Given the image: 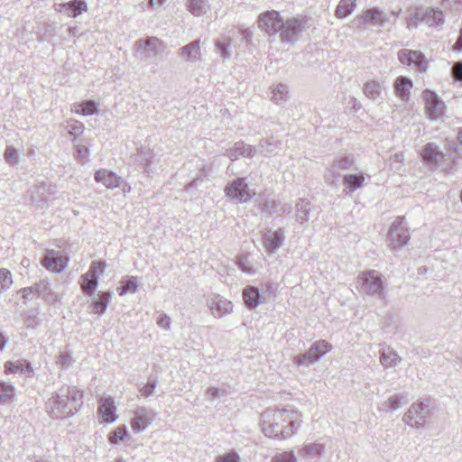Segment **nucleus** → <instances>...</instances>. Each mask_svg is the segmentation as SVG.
Listing matches in <instances>:
<instances>
[{
	"label": "nucleus",
	"mask_w": 462,
	"mask_h": 462,
	"mask_svg": "<svg viewBox=\"0 0 462 462\" xmlns=\"http://www.w3.org/2000/svg\"><path fill=\"white\" fill-rule=\"evenodd\" d=\"M301 423L300 414L293 410L268 409L261 415L262 430L269 438H291L297 433Z\"/></svg>",
	"instance_id": "nucleus-1"
},
{
	"label": "nucleus",
	"mask_w": 462,
	"mask_h": 462,
	"mask_svg": "<svg viewBox=\"0 0 462 462\" xmlns=\"http://www.w3.org/2000/svg\"><path fill=\"white\" fill-rule=\"evenodd\" d=\"M83 393L75 386L64 385L46 402L48 414L53 419H65L78 412L83 403Z\"/></svg>",
	"instance_id": "nucleus-2"
},
{
	"label": "nucleus",
	"mask_w": 462,
	"mask_h": 462,
	"mask_svg": "<svg viewBox=\"0 0 462 462\" xmlns=\"http://www.w3.org/2000/svg\"><path fill=\"white\" fill-rule=\"evenodd\" d=\"M360 287L367 295L375 296L383 300L386 295L385 282L383 275L376 270L362 272L359 276Z\"/></svg>",
	"instance_id": "nucleus-3"
},
{
	"label": "nucleus",
	"mask_w": 462,
	"mask_h": 462,
	"mask_svg": "<svg viewBox=\"0 0 462 462\" xmlns=\"http://www.w3.org/2000/svg\"><path fill=\"white\" fill-rule=\"evenodd\" d=\"M431 414L429 402H416L404 413L402 420L411 428L420 429L426 425Z\"/></svg>",
	"instance_id": "nucleus-4"
},
{
	"label": "nucleus",
	"mask_w": 462,
	"mask_h": 462,
	"mask_svg": "<svg viewBox=\"0 0 462 462\" xmlns=\"http://www.w3.org/2000/svg\"><path fill=\"white\" fill-rule=\"evenodd\" d=\"M410 238V230L404 217H396L388 232L389 247L393 250L402 249L409 243Z\"/></svg>",
	"instance_id": "nucleus-5"
},
{
	"label": "nucleus",
	"mask_w": 462,
	"mask_h": 462,
	"mask_svg": "<svg viewBox=\"0 0 462 462\" xmlns=\"http://www.w3.org/2000/svg\"><path fill=\"white\" fill-rule=\"evenodd\" d=\"M331 349L330 343L326 340H319L313 343L306 353L293 356L292 362L297 366L310 365L318 362Z\"/></svg>",
	"instance_id": "nucleus-6"
},
{
	"label": "nucleus",
	"mask_w": 462,
	"mask_h": 462,
	"mask_svg": "<svg viewBox=\"0 0 462 462\" xmlns=\"http://www.w3.org/2000/svg\"><path fill=\"white\" fill-rule=\"evenodd\" d=\"M134 48L136 55L141 60H145L151 57L162 55L165 50V45L159 38L150 36L137 40L134 42Z\"/></svg>",
	"instance_id": "nucleus-7"
},
{
	"label": "nucleus",
	"mask_w": 462,
	"mask_h": 462,
	"mask_svg": "<svg viewBox=\"0 0 462 462\" xmlns=\"http://www.w3.org/2000/svg\"><path fill=\"white\" fill-rule=\"evenodd\" d=\"M259 29L269 36H275L283 26V19L275 10L265 11L257 19Z\"/></svg>",
	"instance_id": "nucleus-8"
},
{
	"label": "nucleus",
	"mask_w": 462,
	"mask_h": 462,
	"mask_svg": "<svg viewBox=\"0 0 462 462\" xmlns=\"http://www.w3.org/2000/svg\"><path fill=\"white\" fill-rule=\"evenodd\" d=\"M157 413L150 408L140 406L134 411L130 425L134 432L145 430L156 419Z\"/></svg>",
	"instance_id": "nucleus-9"
},
{
	"label": "nucleus",
	"mask_w": 462,
	"mask_h": 462,
	"mask_svg": "<svg viewBox=\"0 0 462 462\" xmlns=\"http://www.w3.org/2000/svg\"><path fill=\"white\" fill-rule=\"evenodd\" d=\"M105 262H93L88 273L81 276V289L88 295H93L98 286V274L103 273L106 269Z\"/></svg>",
	"instance_id": "nucleus-10"
},
{
	"label": "nucleus",
	"mask_w": 462,
	"mask_h": 462,
	"mask_svg": "<svg viewBox=\"0 0 462 462\" xmlns=\"http://www.w3.org/2000/svg\"><path fill=\"white\" fill-rule=\"evenodd\" d=\"M226 195L238 202L250 200L254 192H251L245 178H237L225 188Z\"/></svg>",
	"instance_id": "nucleus-11"
},
{
	"label": "nucleus",
	"mask_w": 462,
	"mask_h": 462,
	"mask_svg": "<svg viewBox=\"0 0 462 462\" xmlns=\"http://www.w3.org/2000/svg\"><path fill=\"white\" fill-rule=\"evenodd\" d=\"M303 29V22L296 17L283 20L282 29L280 31V39L283 43H294L298 41V35Z\"/></svg>",
	"instance_id": "nucleus-12"
},
{
	"label": "nucleus",
	"mask_w": 462,
	"mask_h": 462,
	"mask_svg": "<svg viewBox=\"0 0 462 462\" xmlns=\"http://www.w3.org/2000/svg\"><path fill=\"white\" fill-rule=\"evenodd\" d=\"M423 98L429 118L431 120L439 118L444 112V103L438 97L435 92L430 89L424 90Z\"/></svg>",
	"instance_id": "nucleus-13"
},
{
	"label": "nucleus",
	"mask_w": 462,
	"mask_h": 462,
	"mask_svg": "<svg viewBox=\"0 0 462 462\" xmlns=\"http://www.w3.org/2000/svg\"><path fill=\"white\" fill-rule=\"evenodd\" d=\"M398 59L403 65L414 66L420 71L427 69L425 57L420 51L403 49L398 52Z\"/></svg>",
	"instance_id": "nucleus-14"
},
{
	"label": "nucleus",
	"mask_w": 462,
	"mask_h": 462,
	"mask_svg": "<svg viewBox=\"0 0 462 462\" xmlns=\"http://www.w3.org/2000/svg\"><path fill=\"white\" fill-rule=\"evenodd\" d=\"M41 263L47 270L60 273L66 268L68 264V258L60 254L59 252L49 250L42 257Z\"/></svg>",
	"instance_id": "nucleus-15"
},
{
	"label": "nucleus",
	"mask_w": 462,
	"mask_h": 462,
	"mask_svg": "<svg viewBox=\"0 0 462 462\" xmlns=\"http://www.w3.org/2000/svg\"><path fill=\"white\" fill-rule=\"evenodd\" d=\"M208 306L215 318H221L233 310L232 302L220 295L212 296L208 300Z\"/></svg>",
	"instance_id": "nucleus-16"
},
{
	"label": "nucleus",
	"mask_w": 462,
	"mask_h": 462,
	"mask_svg": "<svg viewBox=\"0 0 462 462\" xmlns=\"http://www.w3.org/2000/svg\"><path fill=\"white\" fill-rule=\"evenodd\" d=\"M285 236L283 230L279 228L274 232L263 236V245L269 254H274L283 245Z\"/></svg>",
	"instance_id": "nucleus-17"
},
{
	"label": "nucleus",
	"mask_w": 462,
	"mask_h": 462,
	"mask_svg": "<svg viewBox=\"0 0 462 462\" xmlns=\"http://www.w3.org/2000/svg\"><path fill=\"white\" fill-rule=\"evenodd\" d=\"M178 55L186 62L194 63L200 60V41L196 40L181 47L178 51Z\"/></svg>",
	"instance_id": "nucleus-18"
},
{
	"label": "nucleus",
	"mask_w": 462,
	"mask_h": 462,
	"mask_svg": "<svg viewBox=\"0 0 462 462\" xmlns=\"http://www.w3.org/2000/svg\"><path fill=\"white\" fill-rule=\"evenodd\" d=\"M94 179L97 182L103 183L107 189H116L120 186L123 181L122 178L115 172L100 169L95 172Z\"/></svg>",
	"instance_id": "nucleus-19"
},
{
	"label": "nucleus",
	"mask_w": 462,
	"mask_h": 462,
	"mask_svg": "<svg viewBox=\"0 0 462 462\" xmlns=\"http://www.w3.org/2000/svg\"><path fill=\"white\" fill-rule=\"evenodd\" d=\"M243 300L247 309L254 310L263 303L260 289L253 285H247L243 289Z\"/></svg>",
	"instance_id": "nucleus-20"
},
{
	"label": "nucleus",
	"mask_w": 462,
	"mask_h": 462,
	"mask_svg": "<svg viewBox=\"0 0 462 462\" xmlns=\"http://www.w3.org/2000/svg\"><path fill=\"white\" fill-rule=\"evenodd\" d=\"M98 412L101 414L104 421L107 423L114 422L116 420V415L113 398H101L98 402Z\"/></svg>",
	"instance_id": "nucleus-21"
},
{
	"label": "nucleus",
	"mask_w": 462,
	"mask_h": 462,
	"mask_svg": "<svg viewBox=\"0 0 462 462\" xmlns=\"http://www.w3.org/2000/svg\"><path fill=\"white\" fill-rule=\"evenodd\" d=\"M365 183V176L362 172L354 174H346L343 177L344 193L346 196L351 195L356 189L362 188Z\"/></svg>",
	"instance_id": "nucleus-22"
},
{
	"label": "nucleus",
	"mask_w": 462,
	"mask_h": 462,
	"mask_svg": "<svg viewBox=\"0 0 462 462\" xmlns=\"http://www.w3.org/2000/svg\"><path fill=\"white\" fill-rule=\"evenodd\" d=\"M312 205L306 199H299L295 204V221L300 225H305L310 220Z\"/></svg>",
	"instance_id": "nucleus-23"
},
{
	"label": "nucleus",
	"mask_w": 462,
	"mask_h": 462,
	"mask_svg": "<svg viewBox=\"0 0 462 462\" xmlns=\"http://www.w3.org/2000/svg\"><path fill=\"white\" fill-rule=\"evenodd\" d=\"M442 156L439 147L433 143H427L421 152L423 161L430 166L436 167Z\"/></svg>",
	"instance_id": "nucleus-24"
},
{
	"label": "nucleus",
	"mask_w": 462,
	"mask_h": 462,
	"mask_svg": "<svg viewBox=\"0 0 462 462\" xmlns=\"http://www.w3.org/2000/svg\"><path fill=\"white\" fill-rule=\"evenodd\" d=\"M112 292L110 291H99L97 294V299H94L89 308L91 312L101 316L104 314L111 302Z\"/></svg>",
	"instance_id": "nucleus-25"
},
{
	"label": "nucleus",
	"mask_w": 462,
	"mask_h": 462,
	"mask_svg": "<svg viewBox=\"0 0 462 462\" xmlns=\"http://www.w3.org/2000/svg\"><path fill=\"white\" fill-rule=\"evenodd\" d=\"M444 14L439 8L424 7L422 23L429 26H440L444 23Z\"/></svg>",
	"instance_id": "nucleus-26"
},
{
	"label": "nucleus",
	"mask_w": 462,
	"mask_h": 462,
	"mask_svg": "<svg viewBox=\"0 0 462 462\" xmlns=\"http://www.w3.org/2000/svg\"><path fill=\"white\" fill-rule=\"evenodd\" d=\"M412 81L409 78L400 76L393 84L394 93L404 101L410 97V90L412 88Z\"/></svg>",
	"instance_id": "nucleus-27"
},
{
	"label": "nucleus",
	"mask_w": 462,
	"mask_h": 462,
	"mask_svg": "<svg viewBox=\"0 0 462 462\" xmlns=\"http://www.w3.org/2000/svg\"><path fill=\"white\" fill-rule=\"evenodd\" d=\"M58 11L66 10L69 17H77L82 12L87 11V4L84 0H72L68 3H61L58 5Z\"/></svg>",
	"instance_id": "nucleus-28"
},
{
	"label": "nucleus",
	"mask_w": 462,
	"mask_h": 462,
	"mask_svg": "<svg viewBox=\"0 0 462 462\" xmlns=\"http://www.w3.org/2000/svg\"><path fill=\"white\" fill-rule=\"evenodd\" d=\"M256 152V148L244 142H237L233 148L228 151V156L232 159H237L239 156L253 157Z\"/></svg>",
	"instance_id": "nucleus-29"
},
{
	"label": "nucleus",
	"mask_w": 462,
	"mask_h": 462,
	"mask_svg": "<svg viewBox=\"0 0 462 462\" xmlns=\"http://www.w3.org/2000/svg\"><path fill=\"white\" fill-rule=\"evenodd\" d=\"M380 363L386 369L397 365L401 361V356L390 346L380 350Z\"/></svg>",
	"instance_id": "nucleus-30"
},
{
	"label": "nucleus",
	"mask_w": 462,
	"mask_h": 462,
	"mask_svg": "<svg viewBox=\"0 0 462 462\" xmlns=\"http://www.w3.org/2000/svg\"><path fill=\"white\" fill-rule=\"evenodd\" d=\"M185 5L194 16H202L210 9L208 0H187Z\"/></svg>",
	"instance_id": "nucleus-31"
},
{
	"label": "nucleus",
	"mask_w": 462,
	"mask_h": 462,
	"mask_svg": "<svg viewBox=\"0 0 462 462\" xmlns=\"http://www.w3.org/2000/svg\"><path fill=\"white\" fill-rule=\"evenodd\" d=\"M270 89L272 92L271 100L273 103L281 105L289 99V88L287 85L279 83L270 87Z\"/></svg>",
	"instance_id": "nucleus-32"
},
{
	"label": "nucleus",
	"mask_w": 462,
	"mask_h": 462,
	"mask_svg": "<svg viewBox=\"0 0 462 462\" xmlns=\"http://www.w3.org/2000/svg\"><path fill=\"white\" fill-rule=\"evenodd\" d=\"M282 142L271 139H263L260 141L259 146L261 153L264 156L276 155L282 150Z\"/></svg>",
	"instance_id": "nucleus-33"
},
{
	"label": "nucleus",
	"mask_w": 462,
	"mask_h": 462,
	"mask_svg": "<svg viewBox=\"0 0 462 462\" xmlns=\"http://www.w3.org/2000/svg\"><path fill=\"white\" fill-rule=\"evenodd\" d=\"M363 92L365 97L374 101L381 97L382 87L379 82L370 80L364 85Z\"/></svg>",
	"instance_id": "nucleus-34"
},
{
	"label": "nucleus",
	"mask_w": 462,
	"mask_h": 462,
	"mask_svg": "<svg viewBox=\"0 0 462 462\" xmlns=\"http://www.w3.org/2000/svg\"><path fill=\"white\" fill-rule=\"evenodd\" d=\"M354 164V159L349 156L341 157L333 161V163L330 167V171L333 175H337V178L339 176V173L337 171H344L350 169Z\"/></svg>",
	"instance_id": "nucleus-35"
},
{
	"label": "nucleus",
	"mask_w": 462,
	"mask_h": 462,
	"mask_svg": "<svg viewBox=\"0 0 462 462\" xmlns=\"http://www.w3.org/2000/svg\"><path fill=\"white\" fill-rule=\"evenodd\" d=\"M15 387L11 383L0 382V403H9L14 398Z\"/></svg>",
	"instance_id": "nucleus-36"
},
{
	"label": "nucleus",
	"mask_w": 462,
	"mask_h": 462,
	"mask_svg": "<svg viewBox=\"0 0 462 462\" xmlns=\"http://www.w3.org/2000/svg\"><path fill=\"white\" fill-rule=\"evenodd\" d=\"M355 2L356 0H341L336 8L335 15L342 19L351 14L356 6Z\"/></svg>",
	"instance_id": "nucleus-37"
},
{
	"label": "nucleus",
	"mask_w": 462,
	"mask_h": 462,
	"mask_svg": "<svg viewBox=\"0 0 462 462\" xmlns=\"http://www.w3.org/2000/svg\"><path fill=\"white\" fill-rule=\"evenodd\" d=\"M75 112L81 113L83 116H92L97 114L98 109L95 101L87 100L75 105Z\"/></svg>",
	"instance_id": "nucleus-38"
},
{
	"label": "nucleus",
	"mask_w": 462,
	"mask_h": 462,
	"mask_svg": "<svg viewBox=\"0 0 462 462\" xmlns=\"http://www.w3.org/2000/svg\"><path fill=\"white\" fill-rule=\"evenodd\" d=\"M138 287L137 277L131 276L126 281L123 282V285L117 288L118 294L124 296L127 293H134Z\"/></svg>",
	"instance_id": "nucleus-39"
},
{
	"label": "nucleus",
	"mask_w": 462,
	"mask_h": 462,
	"mask_svg": "<svg viewBox=\"0 0 462 462\" xmlns=\"http://www.w3.org/2000/svg\"><path fill=\"white\" fill-rule=\"evenodd\" d=\"M423 16H424V7L423 6L414 8V10L411 13L410 16L407 18V21H406L407 27L409 29L416 27L419 23H422Z\"/></svg>",
	"instance_id": "nucleus-40"
},
{
	"label": "nucleus",
	"mask_w": 462,
	"mask_h": 462,
	"mask_svg": "<svg viewBox=\"0 0 462 462\" xmlns=\"http://www.w3.org/2000/svg\"><path fill=\"white\" fill-rule=\"evenodd\" d=\"M231 42L232 40L230 38H226L224 40H217L215 43L219 55L224 60H227L231 57Z\"/></svg>",
	"instance_id": "nucleus-41"
},
{
	"label": "nucleus",
	"mask_w": 462,
	"mask_h": 462,
	"mask_svg": "<svg viewBox=\"0 0 462 462\" xmlns=\"http://www.w3.org/2000/svg\"><path fill=\"white\" fill-rule=\"evenodd\" d=\"M324 447L321 444L311 443L306 445L300 451V455L306 457H315L323 452Z\"/></svg>",
	"instance_id": "nucleus-42"
},
{
	"label": "nucleus",
	"mask_w": 462,
	"mask_h": 462,
	"mask_svg": "<svg viewBox=\"0 0 462 462\" xmlns=\"http://www.w3.org/2000/svg\"><path fill=\"white\" fill-rule=\"evenodd\" d=\"M381 13L382 10L378 7L371 8L367 11H365L362 14V18L366 20L370 24L372 25H378L380 24V19H381Z\"/></svg>",
	"instance_id": "nucleus-43"
},
{
	"label": "nucleus",
	"mask_w": 462,
	"mask_h": 462,
	"mask_svg": "<svg viewBox=\"0 0 462 462\" xmlns=\"http://www.w3.org/2000/svg\"><path fill=\"white\" fill-rule=\"evenodd\" d=\"M402 394H395L391 396L387 401L382 403V410L396 411L401 407L402 401L403 400Z\"/></svg>",
	"instance_id": "nucleus-44"
},
{
	"label": "nucleus",
	"mask_w": 462,
	"mask_h": 462,
	"mask_svg": "<svg viewBox=\"0 0 462 462\" xmlns=\"http://www.w3.org/2000/svg\"><path fill=\"white\" fill-rule=\"evenodd\" d=\"M127 434V428L125 425H121L116 428L109 435V441L112 444H117L122 441Z\"/></svg>",
	"instance_id": "nucleus-45"
},
{
	"label": "nucleus",
	"mask_w": 462,
	"mask_h": 462,
	"mask_svg": "<svg viewBox=\"0 0 462 462\" xmlns=\"http://www.w3.org/2000/svg\"><path fill=\"white\" fill-rule=\"evenodd\" d=\"M13 283L12 274L7 269H0V292L7 290Z\"/></svg>",
	"instance_id": "nucleus-46"
},
{
	"label": "nucleus",
	"mask_w": 462,
	"mask_h": 462,
	"mask_svg": "<svg viewBox=\"0 0 462 462\" xmlns=\"http://www.w3.org/2000/svg\"><path fill=\"white\" fill-rule=\"evenodd\" d=\"M23 359H19L16 361H6L4 364V373L5 374H15L18 372L21 373V370H23Z\"/></svg>",
	"instance_id": "nucleus-47"
},
{
	"label": "nucleus",
	"mask_w": 462,
	"mask_h": 462,
	"mask_svg": "<svg viewBox=\"0 0 462 462\" xmlns=\"http://www.w3.org/2000/svg\"><path fill=\"white\" fill-rule=\"evenodd\" d=\"M138 160L142 165L144 167V171L146 172L150 171V166L152 164V154L149 150L141 149L138 152Z\"/></svg>",
	"instance_id": "nucleus-48"
},
{
	"label": "nucleus",
	"mask_w": 462,
	"mask_h": 462,
	"mask_svg": "<svg viewBox=\"0 0 462 462\" xmlns=\"http://www.w3.org/2000/svg\"><path fill=\"white\" fill-rule=\"evenodd\" d=\"M4 157L6 162L11 165H15L18 162V152L13 146L6 147Z\"/></svg>",
	"instance_id": "nucleus-49"
},
{
	"label": "nucleus",
	"mask_w": 462,
	"mask_h": 462,
	"mask_svg": "<svg viewBox=\"0 0 462 462\" xmlns=\"http://www.w3.org/2000/svg\"><path fill=\"white\" fill-rule=\"evenodd\" d=\"M237 265H238L239 269L245 273L253 274L254 273L253 264L248 260L247 256L239 257V259L237 261Z\"/></svg>",
	"instance_id": "nucleus-50"
},
{
	"label": "nucleus",
	"mask_w": 462,
	"mask_h": 462,
	"mask_svg": "<svg viewBox=\"0 0 462 462\" xmlns=\"http://www.w3.org/2000/svg\"><path fill=\"white\" fill-rule=\"evenodd\" d=\"M157 385L155 379L149 378L147 383L140 390L141 394L144 397H149L153 393V391Z\"/></svg>",
	"instance_id": "nucleus-51"
},
{
	"label": "nucleus",
	"mask_w": 462,
	"mask_h": 462,
	"mask_svg": "<svg viewBox=\"0 0 462 462\" xmlns=\"http://www.w3.org/2000/svg\"><path fill=\"white\" fill-rule=\"evenodd\" d=\"M240 457L235 451H230L217 457L216 462H239Z\"/></svg>",
	"instance_id": "nucleus-52"
},
{
	"label": "nucleus",
	"mask_w": 462,
	"mask_h": 462,
	"mask_svg": "<svg viewBox=\"0 0 462 462\" xmlns=\"http://www.w3.org/2000/svg\"><path fill=\"white\" fill-rule=\"evenodd\" d=\"M221 395H224V392L217 387H209L206 391V396L210 401H214Z\"/></svg>",
	"instance_id": "nucleus-53"
},
{
	"label": "nucleus",
	"mask_w": 462,
	"mask_h": 462,
	"mask_svg": "<svg viewBox=\"0 0 462 462\" xmlns=\"http://www.w3.org/2000/svg\"><path fill=\"white\" fill-rule=\"evenodd\" d=\"M274 462H296V458L291 453H282L275 456Z\"/></svg>",
	"instance_id": "nucleus-54"
},
{
	"label": "nucleus",
	"mask_w": 462,
	"mask_h": 462,
	"mask_svg": "<svg viewBox=\"0 0 462 462\" xmlns=\"http://www.w3.org/2000/svg\"><path fill=\"white\" fill-rule=\"evenodd\" d=\"M262 289L264 292L269 293L270 295L275 297L276 291L278 290V284L271 282H267L262 285Z\"/></svg>",
	"instance_id": "nucleus-55"
},
{
	"label": "nucleus",
	"mask_w": 462,
	"mask_h": 462,
	"mask_svg": "<svg viewBox=\"0 0 462 462\" xmlns=\"http://www.w3.org/2000/svg\"><path fill=\"white\" fill-rule=\"evenodd\" d=\"M23 370H21V373L23 374L26 377H32L34 375V371L32 369V364L25 359H23Z\"/></svg>",
	"instance_id": "nucleus-56"
},
{
	"label": "nucleus",
	"mask_w": 462,
	"mask_h": 462,
	"mask_svg": "<svg viewBox=\"0 0 462 462\" xmlns=\"http://www.w3.org/2000/svg\"><path fill=\"white\" fill-rule=\"evenodd\" d=\"M38 287L39 285L24 288L23 290V297L25 300H29L32 297V295L39 294Z\"/></svg>",
	"instance_id": "nucleus-57"
},
{
	"label": "nucleus",
	"mask_w": 462,
	"mask_h": 462,
	"mask_svg": "<svg viewBox=\"0 0 462 462\" xmlns=\"http://www.w3.org/2000/svg\"><path fill=\"white\" fill-rule=\"evenodd\" d=\"M157 324L164 329H169L171 326V318L166 314H162L159 317Z\"/></svg>",
	"instance_id": "nucleus-58"
},
{
	"label": "nucleus",
	"mask_w": 462,
	"mask_h": 462,
	"mask_svg": "<svg viewBox=\"0 0 462 462\" xmlns=\"http://www.w3.org/2000/svg\"><path fill=\"white\" fill-rule=\"evenodd\" d=\"M400 13H401V9L398 12L392 11L390 14H386L382 11L379 27H383V26H384L385 23H389L390 17L392 15L397 17Z\"/></svg>",
	"instance_id": "nucleus-59"
},
{
	"label": "nucleus",
	"mask_w": 462,
	"mask_h": 462,
	"mask_svg": "<svg viewBox=\"0 0 462 462\" xmlns=\"http://www.w3.org/2000/svg\"><path fill=\"white\" fill-rule=\"evenodd\" d=\"M452 75L455 79L462 81V62L454 64L452 68Z\"/></svg>",
	"instance_id": "nucleus-60"
},
{
	"label": "nucleus",
	"mask_w": 462,
	"mask_h": 462,
	"mask_svg": "<svg viewBox=\"0 0 462 462\" xmlns=\"http://www.w3.org/2000/svg\"><path fill=\"white\" fill-rule=\"evenodd\" d=\"M202 181L203 180L200 179L199 177L195 178L192 181H190L188 185L185 186L184 191H190L192 189L197 188Z\"/></svg>",
	"instance_id": "nucleus-61"
},
{
	"label": "nucleus",
	"mask_w": 462,
	"mask_h": 462,
	"mask_svg": "<svg viewBox=\"0 0 462 462\" xmlns=\"http://www.w3.org/2000/svg\"><path fill=\"white\" fill-rule=\"evenodd\" d=\"M76 151H77V153H78V158H79L80 160H84L85 158H87L88 151V148L86 146H84V145H77Z\"/></svg>",
	"instance_id": "nucleus-62"
},
{
	"label": "nucleus",
	"mask_w": 462,
	"mask_h": 462,
	"mask_svg": "<svg viewBox=\"0 0 462 462\" xmlns=\"http://www.w3.org/2000/svg\"><path fill=\"white\" fill-rule=\"evenodd\" d=\"M242 40L245 42H249L252 38V32L248 29H243L241 31Z\"/></svg>",
	"instance_id": "nucleus-63"
},
{
	"label": "nucleus",
	"mask_w": 462,
	"mask_h": 462,
	"mask_svg": "<svg viewBox=\"0 0 462 462\" xmlns=\"http://www.w3.org/2000/svg\"><path fill=\"white\" fill-rule=\"evenodd\" d=\"M59 362L63 365L69 366V356L68 354H60L59 356Z\"/></svg>",
	"instance_id": "nucleus-64"
}]
</instances>
